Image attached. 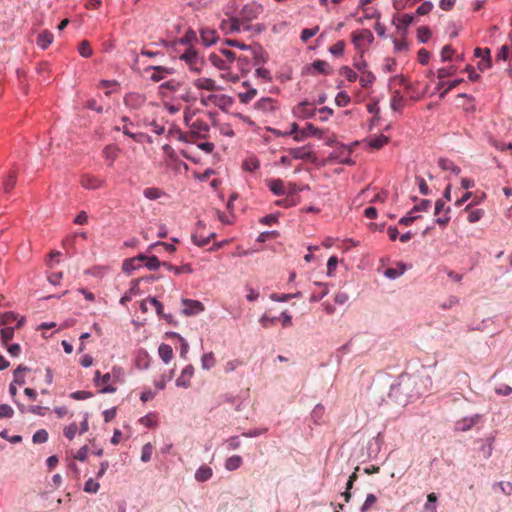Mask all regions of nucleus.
I'll return each mask as SVG.
<instances>
[{
    "instance_id": "nucleus-7",
    "label": "nucleus",
    "mask_w": 512,
    "mask_h": 512,
    "mask_svg": "<svg viewBox=\"0 0 512 512\" xmlns=\"http://www.w3.org/2000/svg\"><path fill=\"white\" fill-rule=\"evenodd\" d=\"M262 12V5L251 2L242 7L237 17L240 19L241 23L249 24L250 21L256 19Z\"/></svg>"
},
{
    "instance_id": "nucleus-34",
    "label": "nucleus",
    "mask_w": 512,
    "mask_h": 512,
    "mask_svg": "<svg viewBox=\"0 0 512 512\" xmlns=\"http://www.w3.org/2000/svg\"><path fill=\"white\" fill-rule=\"evenodd\" d=\"M389 138L385 135H378L369 140V145L374 149H380L387 144Z\"/></svg>"
},
{
    "instance_id": "nucleus-24",
    "label": "nucleus",
    "mask_w": 512,
    "mask_h": 512,
    "mask_svg": "<svg viewBox=\"0 0 512 512\" xmlns=\"http://www.w3.org/2000/svg\"><path fill=\"white\" fill-rule=\"evenodd\" d=\"M315 285L318 286L320 290L311 294L310 302H318L329 293V289L326 284L315 282Z\"/></svg>"
},
{
    "instance_id": "nucleus-63",
    "label": "nucleus",
    "mask_w": 512,
    "mask_h": 512,
    "mask_svg": "<svg viewBox=\"0 0 512 512\" xmlns=\"http://www.w3.org/2000/svg\"><path fill=\"white\" fill-rule=\"evenodd\" d=\"M453 54H454V50L452 49V47L450 45L444 46L441 51L442 61L450 60L452 58Z\"/></svg>"
},
{
    "instance_id": "nucleus-20",
    "label": "nucleus",
    "mask_w": 512,
    "mask_h": 512,
    "mask_svg": "<svg viewBox=\"0 0 512 512\" xmlns=\"http://www.w3.org/2000/svg\"><path fill=\"white\" fill-rule=\"evenodd\" d=\"M267 186L275 195H284L286 193L284 183L280 179L266 180Z\"/></svg>"
},
{
    "instance_id": "nucleus-48",
    "label": "nucleus",
    "mask_w": 512,
    "mask_h": 512,
    "mask_svg": "<svg viewBox=\"0 0 512 512\" xmlns=\"http://www.w3.org/2000/svg\"><path fill=\"white\" fill-rule=\"evenodd\" d=\"M335 103L339 107H345L350 103V97L346 92L341 91L336 95Z\"/></svg>"
},
{
    "instance_id": "nucleus-56",
    "label": "nucleus",
    "mask_w": 512,
    "mask_h": 512,
    "mask_svg": "<svg viewBox=\"0 0 512 512\" xmlns=\"http://www.w3.org/2000/svg\"><path fill=\"white\" fill-rule=\"evenodd\" d=\"M79 53L85 58H88L92 55V49L88 41L84 40L81 42L79 46Z\"/></svg>"
},
{
    "instance_id": "nucleus-10",
    "label": "nucleus",
    "mask_w": 512,
    "mask_h": 512,
    "mask_svg": "<svg viewBox=\"0 0 512 512\" xmlns=\"http://www.w3.org/2000/svg\"><path fill=\"white\" fill-rule=\"evenodd\" d=\"M189 128L190 135L196 138H207L210 131L209 125L202 119H195Z\"/></svg>"
},
{
    "instance_id": "nucleus-59",
    "label": "nucleus",
    "mask_w": 512,
    "mask_h": 512,
    "mask_svg": "<svg viewBox=\"0 0 512 512\" xmlns=\"http://www.w3.org/2000/svg\"><path fill=\"white\" fill-rule=\"evenodd\" d=\"M455 72H456V68L454 66H450L447 68L438 69L437 75H438L439 79H444L446 77L454 75Z\"/></svg>"
},
{
    "instance_id": "nucleus-57",
    "label": "nucleus",
    "mask_w": 512,
    "mask_h": 512,
    "mask_svg": "<svg viewBox=\"0 0 512 512\" xmlns=\"http://www.w3.org/2000/svg\"><path fill=\"white\" fill-rule=\"evenodd\" d=\"M14 415V410L8 404H0V418L9 419Z\"/></svg>"
},
{
    "instance_id": "nucleus-30",
    "label": "nucleus",
    "mask_w": 512,
    "mask_h": 512,
    "mask_svg": "<svg viewBox=\"0 0 512 512\" xmlns=\"http://www.w3.org/2000/svg\"><path fill=\"white\" fill-rule=\"evenodd\" d=\"M476 420H477V417L461 419V420L457 421V423H456V430L467 431L475 425Z\"/></svg>"
},
{
    "instance_id": "nucleus-44",
    "label": "nucleus",
    "mask_w": 512,
    "mask_h": 512,
    "mask_svg": "<svg viewBox=\"0 0 512 512\" xmlns=\"http://www.w3.org/2000/svg\"><path fill=\"white\" fill-rule=\"evenodd\" d=\"M152 452H153V446L152 444L148 443L142 446L141 449V461L144 463H148L150 461V458H152Z\"/></svg>"
},
{
    "instance_id": "nucleus-21",
    "label": "nucleus",
    "mask_w": 512,
    "mask_h": 512,
    "mask_svg": "<svg viewBox=\"0 0 512 512\" xmlns=\"http://www.w3.org/2000/svg\"><path fill=\"white\" fill-rule=\"evenodd\" d=\"M180 88V82L176 80H169L164 83H162L159 86V94L162 96H167V91L169 92H176Z\"/></svg>"
},
{
    "instance_id": "nucleus-19",
    "label": "nucleus",
    "mask_w": 512,
    "mask_h": 512,
    "mask_svg": "<svg viewBox=\"0 0 512 512\" xmlns=\"http://www.w3.org/2000/svg\"><path fill=\"white\" fill-rule=\"evenodd\" d=\"M124 102L127 106L132 108H139L145 102V97L141 94L130 93L125 96Z\"/></svg>"
},
{
    "instance_id": "nucleus-62",
    "label": "nucleus",
    "mask_w": 512,
    "mask_h": 512,
    "mask_svg": "<svg viewBox=\"0 0 512 512\" xmlns=\"http://www.w3.org/2000/svg\"><path fill=\"white\" fill-rule=\"evenodd\" d=\"M433 8V4L430 1L423 2L416 10L418 15H427Z\"/></svg>"
},
{
    "instance_id": "nucleus-35",
    "label": "nucleus",
    "mask_w": 512,
    "mask_h": 512,
    "mask_svg": "<svg viewBox=\"0 0 512 512\" xmlns=\"http://www.w3.org/2000/svg\"><path fill=\"white\" fill-rule=\"evenodd\" d=\"M289 154L294 159H308L311 156V152L305 148H292L289 149Z\"/></svg>"
},
{
    "instance_id": "nucleus-31",
    "label": "nucleus",
    "mask_w": 512,
    "mask_h": 512,
    "mask_svg": "<svg viewBox=\"0 0 512 512\" xmlns=\"http://www.w3.org/2000/svg\"><path fill=\"white\" fill-rule=\"evenodd\" d=\"M404 106V98L401 95L400 91L396 90L393 93L392 99H391V108L394 111H399Z\"/></svg>"
},
{
    "instance_id": "nucleus-1",
    "label": "nucleus",
    "mask_w": 512,
    "mask_h": 512,
    "mask_svg": "<svg viewBox=\"0 0 512 512\" xmlns=\"http://www.w3.org/2000/svg\"><path fill=\"white\" fill-rule=\"evenodd\" d=\"M255 113L264 121H269L277 117L280 110L278 101L273 98H261L254 104Z\"/></svg>"
},
{
    "instance_id": "nucleus-26",
    "label": "nucleus",
    "mask_w": 512,
    "mask_h": 512,
    "mask_svg": "<svg viewBox=\"0 0 512 512\" xmlns=\"http://www.w3.org/2000/svg\"><path fill=\"white\" fill-rule=\"evenodd\" d=\"M241 463H243V460H241L239 455L230 456L225 460V469L229 471H236L240 468Z\"/></svg>"
},
{
    "instance_id": "nucleus-17",
    "label": "nucleus",
    "mask_w": 512,
    "mask_h": 512,
    "mask_svg": "<svg viewBox=\"0 0 512 512\" xmlns=\"http://www.w3.org/2000/svg\"><path fill=\"white\" fill-rule=\"evenodd\" d=\"M121 122L123 123V126L122 127L116 126L115 130H117V131L122 130V132L126 136H128V137L132 138L134 141L138 142L141 134L133 133L130 130V127H133V123L130 121V119L128 117L124 116V117L121 118Z\"/></svg>"
},
{
    "instance_id": "nucleus-42",
    "label": "nucleus",
    "mask_w": 512,
    "mask_h": 512,
    "mask_svg": "<svg viewBox=\"0 0 512 512\" xmlns=\"http://www.w3.org/2000/svg\"><path fill=\"white\" fill-rule=\"evenodd\" d=\"M278 320H279V318H277V317H270L267 314H264L260 318L259 322L263 328L267 329V328H271V327L275 326L276 323L278 322Z\"/></svg>"
},
{
    "instance_id": "nucleus-14",
    "label": "nucleus",
    "mask_w": 512,
    "mask_h": 512,
    "mask_svg": "<svg viewBox=\"0 0 512 512\" xmlns=\"http://www.w3.org/2000/svg\"><path fill=\"white\" fill-rule=\"evenodd\" d=\"M316 110L307 101H303L294 107L293 113L301 119H308L315 115Z\"/></svg>"
},
{
    "instance_id": "nucleus-36",
    "label": "nucleus",
    "mask_w": 512,
    "mask_h": 512,
    "mask_svg": "<svg viewBox=\"0 0 512 512\" xmlns=\"http://www.w3.org/2000/svg\"><path fill=\"white\" fill-rule=\"evenodd\" d=\"M118 149L114 146H106L103 150V156L109 160V165H113L115 159L118 156Z\"/></svg>"
},
{
    "instance_id": "nucleus-16",
    "label": "nucleus",
    "mask_w": 512,
    "mask_h": 512,
    "mask_svg": "<svg viewBox=\"0 0 512 512\" xmlns=\"http://www.w3.org/2000/svg\"><path fill=\"white\" fill-rule=\"evenodd\" d=\"M193 376V367L192 365L185 366L184 369H182L180 377L177 378L176 384L177 387L182 388H188L190 386V379H192Z\"/></svg>"
},
{
    "instance_id": "nucleus-12",
    "label": "nucleus",
    "mask_w": 512,
    "mask_h": 512,
    "mask_svg": "<svg viewBox=\"0 0 512 512\" xmlns=\"http://www.w3.org/2000/svg\"><path fill=\"white\" fill-rule=\"evenodd\" d=\"M182 313L186 316L197 315L204 311V305L198 300L183 299Z\"/></svg>"
},
{
    "instance_id": "nucleus-15",
    "label": "nucleus",
    "mask_w": 512,
    "mask_h": 512,
    "mask_svg": "<svg viewBox=\"0 0 512 512\" xmlns=\"http://www.w3.org/2000/svg\"><path fill=\"white\" fill-rule=\"evenodd\" d=\"M193 85L199 90H207L210 92L217 91L220 89L216 85V82L211 78L200 77L193 81Z\"/></svg>"
},
{
    "instance_id": "nucleus-45",
    "label": "nucleus",
    "mask_w": 512,
    "mask_h": 512,
    "mask_svg": "<svg viewBox=\"0 0 512 512\" xmlns=\"http://www.w3.org/2000/svg\"><path fill=\"white\" fill-rule=\"evenodd\" d=\"M345 49V42L343 40H340L336 42L334 45H332L329 49L330 53L336 57H340L343 55Z\"/></svg>"
},
{
    "instance_id": "nucleus-58",
    "label": "nucleus",
    "mask_w": 512,
    "mask_h": 512,
    "mask_svg": "<svg viewBox=\"0 0 512 512\" xmlns=\"http://www.w3.org/2000/svg\"><path fill=\"white\" fill-rule=\"evenodd\" d=\"M483 214H484V212L481 209L471 210L468 213L467 220L470 223H475L482 218Z\"/></svg>"
},
{
    "instance_id": "nucleus-28",
    "label": "nucleus",
    "mask_w": 512,
    "mask_h": 512,
    "mask_svg": "<svg viewBox=\"0 0 512 512\" xmlns=\"http://www.w3.org/2000/svg\"><path fill=\"white\" fill-rule=\"evenodd\" d=\"M162 266H164L167 270L172 271L174 274L179 275L182 273H190L192 271L190 265H182V266H173L170 263H162Z\"/></svg>"
},
{
    "instance_id": "nucleus-55",
    "label": "nucleus",
    "mask_w": 512,
    "mask_h": 512,
    "mask_svg": "<svg viewBox=\"0 0 512 512\" xmlns=\"http://www.w3.org/2000/svg\"><path fill=\"white\" fill-rule=\"evenodd\" d=\"M162 263L159 261V259L156 256H148L144 266H146L149 270H156L158 269Z\"/></svg>"
},
{
    "instance_id": "nucleus-61",
    "label": "nucleus",
    "mask_w": 512,
    "mask_h": 512,
    "mask_svg": "<svg viewBox=\"0 0 512 512\" xmlns=\"http://www.w3.org/2000/svg\"><path fill=\"white\" fill-rule=\"evenodd\" d=\"M319 31V27L316 26L314 28H311V29H303L302 32H301V40L302 41H307L308 39H310L311 37H313L314 35H316V33Z\"/></svg>"
},
{
    "instance_id": "nucleus-52",
    "label": "nucleus",
    "mask_w": 512,
    "mask_h": 512,
    "mask_svg": "<svg viewBox=\"0 0 512 512\" xmlns=\"http://www.w3.org/2000/svg\"><path fill=\"white\" fill-rule=\"evenodd\" d=\"M99 489V483L94 481L92 478L84 483V492L86 493H97Z\"/></svg>"
},
{
    "instance_id": "nucleus-25",
    "label": "nucleus",
    "mask_w": 512,
    "mask_h": 512,
    "mask_svg": "<svg viewBox=\"0 0 512 512\" xmlns=\"http://www.w3.org/2000/svg\"><path fill=\"white\" fill-rule=\"evenodd\" d=\"M17 180V172L12 170L3 182V190L9 193L15 186Z\"/></svg>"
},
{
    "instance_id": "nucleus-11",
    "label": "nucleus",
    "mask_w": 512,
    "mask_h": 512,
    "mask_svg": "<svg viewBox=\"0 0 512 512\" xmlns=\"http://www.w3.org/2000/svg\"><path fill=\"white\" fill-rule=\"evenodd\" d=\"M15 323L13 327L15 328H21L25 322V317L19 316L18 314H15L14 312H5L0 313V326H12V324Z\"/></svg>"
},
{
    "instance_id": "nucleus-46",
    "label": "nucleus",
    "mask_w": 512,
    "mask_h": 512,
    "mask_svg": "<svg viewBox=\"0 0 512 512\" xmlns=\"http://www.w3.org/2000/svg\"><path fill=\"white\" fill-rule=\"evenodd\" d=\"M140 423L146 427L154 428L157 426V418L155 414H148L140 419Z\"/></svg>"
},
{
    "instance_id": "nucleus-38",
    "label": "nucleus",
    "mask_w": 512,
    "mask_h": 512,
    "mask_svg": "<svg viewBox=\"0 0 512 512\" xmlns=\"http://www.w3.org/2000/svg\"><path fill=\"white\" fill-rule=\"evenodd\" d=\"M140 267H142V264L136 263V260L133 258H129L123 262L122 269L124 272L130 274L132 271L139 269Z\"/></svg>"
},
{
    "instance_id": "nucleus-37",
    "label": "nucleus",
    "mask_w": 512,
    "mask_h": 512,
    "mask_svg": "<svg viewBox=\"0 0 512 512\" xmlns=\"http://www.w3.org/2000/svg\"><path fill=\"white\" fill-rule=\"evenodd\" d=\"M312 66L319 73H322V74H325V75L331 73V69H330L329 64L326 61H324V60H316V61L313 62Z\"/></svg>"
},
{
    "instance_id": "nucleus-23",
    "label": "nucleus",
    "mask_w": 512,
    "mask_h": 512,
    "mask_svg": "<svg viewBox=\"0 0 512 512\" xmlns=\"http://www.w3.org/2000/svg\"><path fill=\"white\" fill-rule=\"evenodd\" d=\"M52 41H53V34L50 31L45 30L39 34V36L37 38V45L39 47H41L42 49H46L52 43Z\"/></svg>"
},
{
    "instance_id": "nucleus-64",
    "label": "nucleus",
    "mask_w": 512,
    "mask_h": 512,
    "mask_svg": "<svg viewBox=\"0 0 512 512\" xmlns=\"http://www.w3.org/2000/svg\"><path fill=\"white\" fill-rule=\"evenodd\" d=\"M202 366L203 369H209L214 366V358L212 357V354H203Z\"/></svg>"
},
{
    "instance_id": "nucleus-13",
    "label": "nucleus",
    "mask_w": 512,
    "mask_h": 512,
    "mask_svg": "<svg viewBox=\"0 0 512 512\" xmlns=\"http://www.w3.org/2000/svg\"><path fill=\"white\" fill-rule=\"evenodd\" d=\"M104 183L103 179L91 174H83L80 177V184L85 189L95 190L102 187Z\"/></svg>"
},
{
    "instance_id": "nucleus-60",
    "label": "nucleus",
    "mask_w": 512,
    "mask_h": 512,
    "mask_svg": "<svg viewBox=\"0 0 512 512\" xmlns=\"http://www.w3.org/2000/svg\"><path fill=\"white\" fill-rule=\"evenodd\" d=\"M173 337L177 341L175 343V349H180V352H186L188 350V343L185 341V339L175 333L173 334Z\"/></svg>"
},
{
    "instance_id": "nucleus-8",
    "label": "nucleus",
    "mask_w": 512,
    "mask_h": 512,
    "mask_svg": "<svg viewBox=\"0 0 512 512\" xmlns=\"http://www.w3.org/2000/svg\"><path fill=\"white\" fill-rule=\"evenodd\" d=\"M17 328L13 326H1L0 329V342L4 347L7 348V352H19L21 350L20 345L17 343L10 344V341L14 337V332Z\"/></svg>"
},
{
    "instance_id": "nucleus-49",
    "label": "nucleus",
    "mask_w": 512,
    "mask_h": 512,
    "mask_svg": "<svg viewBox=\"0 0 512 512\" xmlns=\"http://www.w3.org/2000/svg\"><path fill=\"white\" fill-rule=\"evenodd\" d=\"M340 73H341V75L346 77V79L350 82H354L358 78L357 73L348 66L342 67L340 70Z\"/></svg>"
},
{
    "instance_id": "nucleus-6",
    "label": "nucleus",
    "mask_w": 512,
    "mask_h": 512,
    "mask_svg": "<svg viewBox=\"0 0 512 512\" xmlns=\"http://www.w3.org/2000/svg\"><path fill=\"white\" fill-rule=\"evenodd\" d=\"M119 378V373L116 371L113 372V376L110 373H105V375L101 376L99 371H96V375H94V381H96L97 387L100 388V392L102 393H112L116 391V387L113 386V380Z\"/></svg>"
},
{
    "instance_id": "nucleus-50",
    "label": "nucleus",
    "mask_w": 512,
    "mask_h": 512,
    "mask_svg": "<svg viewBox=\"0 0 512 512\" xmlns=\"http://www.w3.org/2000/svg\"><path fill=\"white\" fill-rule=\"evenodd\" d=\"M216 53L219 55H222V58H225L226 60L230 61L232 64L235 63L237 55L235 52L226 49V48H220Z\"/></svg>"
},
{
    "instance_id": "nucleus-5",
    "label": "nucleus",
    "mask_w": 512,
    "mask_h": 512,
    "mask_svg": "<svg viewBox=\"0 0 512 512\" xmlns=\"http://www.w3.org/2000/svg\"><path fill=\"white\" fill-rule=\"evenodd\" d=\"M219 27L224 34L240 33L250 29L249 24L241 23L240 19L236 16H230L227 19H223Z\"/></svg>"
},
{
    "instance_id": "nucleus-32",
    "label": "nucleus",
    "mask_w": 512,
    "mask_h": 512,
    "mask_svg": "<svg viewBox=\"0 0 512 512\" xmlns=\"http://www.w3.org/2000/svg\"><path fill=\"white\" fill-rule=\"evenodd\" d=\"M375 81V76L370 71H362L361 76L359 78L360 85L364 88H367L373 84Z\"/></svg>"
},
{
    "instance_id": "nucleus-2",
    "label": "nucleus",
    "mask_w": 512,
    "mask_h": 512,
    "mask_svg": "<svg viewBox=\"0 0 512 512\" xmlns=\"http://www.w3.org/2000/svg\"><path fill=\"white\" fill-rule=\"evenodd\" d=\"M209 62L221 71V77L225 80L236 83L239 81V75L231 71L232 63L225 58H222V55H219L216 52H213L208 57Z\"/></svg>"
},
{
    "instance_id": "nucleus-22",
    "label": "nucleus",
    "mask_w": 512,
    "mask_h": 512,
    "mask_svg": "<svg viewBox=\"0 0 512 512\" xmlns=\"http://www.w3.org/2000/svg\"><path fill=\"white\" fill-rule=\"evenodd\" d=\"M212 470L209 466L203 465L195 472V479L198 482H205L211 479Z\"/></svg>"
},
{
    "instance_id": "nucleus-18",
    "label": "nucleus",
    "mask_w": 512,
    "mask_h": 512,
    "mask_svg": "<svg viewBox=\"0 0 512 512\" xmlns=\"http://www.w3.org/2000/svg\"><path fill=\"white\" fill-rule=\"evenodd\" d=\"M200 37L205 46L213 45L218 39L217 32L208 27L200 30Z\"/></svg>"
},
{
    "instance_id": "nucleus-47",
    "label": "nucleus",
    "mask_w": 512,
    "mask_h": 512,
    "mask_svg": "<svg viewBox=\"0 0 512 512\" xmlns=\"http://www.w3.org/2000/svg\"><path fill=\"white\" fill-rule=\"evenodd\" d=\"M260 166L259 160L256 158H249L243 162V168L246 171L253 172L257 170Z\"/></svg>"
},
{
    "instance_id": "nucleus-51",
    "label": "nucleus",
    "mask_w": 512,
    "mask_h": 512,
    "mask_svg": "<svg viewBox=\"0 0 512 512\" xmlns=\"http://www.w3.org/2000/svg\"><path fill=\"white\" fill-rule=\"evenodd\" d=\"M377 502V498L374 494H367L365 503H363L362 507H360V512H367L370 508L373 507L374 503Z\"/></svg>"
},
{
    "instance_id": "nucleus-29",
    "label": "nucleus",
    "mask_w": 512,
    "mask_h": 512,
    "mask_svg": "<svg viewBox=\"0 0 512 512\" xmlns=\"http://www.w3.org/2000/svg\"><path fill=\"white\" fill-rule=\"evenodd\" d=\"M225 43L228 46L237 47L242 50H247L250 52L251 57H256V50H254L251 46L244 44L243 42L234 39H227Z\"/></svg>"
},
{
    "instance_id": "nucleus-9",
    "label": "nucleus",
    "mask_w": 512,
    "mask_h": 512,
    "mask_svg": "<svg viewBox=\"0 0 512 512\" xmlns=\"http://www.w3.org/2000/svg\"><path fill=\"white\" fill-rule=\"evenodd\" d=\"M146 73H150V80L153 82H160L166 79L169 75L173 74L174 70L165 66H148L145 68Z\"/></svg>"
},
{
    "instance_id": "nucleus-27",
    "label": "nucleus",
    "mask_w": 512,
    "mask_h": 512,
    "mask_svg": "<svg viewBox=\"0 0 512 512\" xmlns=\"http://www.w3.org/2000/svg\"><path fill=\"white\" fill-rule=\"evenodd\" d=\"M438 164L442 170L451 171L456 175H458L461 172L460 167H458L457 165H455L452 161H450L448 159H440Z\"/></svg>"
},
{
    "instance_id": "nucleus-4",
    "label": "nucleus",
    "mask_w": 512,
    "mask_h": 512,
    "mask_svg": "<svg viewBox=\"0 0 512 512\" xmlns=\"http://www.w3.org/2000/svg\"><path fill=\"white\" fill-rule=\"evenodd\" d=\"M180 59L185 62L190 71L200 73L205 65L204 58L192 47H188Z\"/></svg>"
},
{
    "instance_id": "nucleus-54",
    "label": "nucleus",
    "mask_w": 512,
    "mask_h": 512,
    "mask_svg": "<svg viewBox=\"0 0 512 512\" xmlns=\"http://www.w3.org/2000/svg\"><path fill=\"white\" fill-rule=\"evenodd\" d=\"M79 431V428L77 427L76 423H71L68 426H65L64 428V436L68 438L69 440H72L76 433Z\"/></svg>"
},
{
    "instance_id": "nucleus-3",
    "label": "nucleus",
    "mask_w": 512,
    "mask_h": 512,
    "mask_svg": "<svg viewBox=\"0 0 512 512\" xmlns=\"http://www.w3.org/2000/svg\"><path fill=\"white\" fill-rule=\"evenodd\" d=\"M351 41L357 53L362 57L374 41V36L369 29H360L351 33Z\"/></svg>"
},
{
    "instance_id": "nucleus-39",
    "label": "nucleus",
    "mask_w": 512,
    "mask_h": 512,
    "mask_svg": "<svg viewBox=\"0 0 512 512\" xmlns=\"http://www.w3.org/2000/svg\"><path fill=\"white\" fill-rule=\"evenodd\" d=\"M143 194L146 198H148L150 200H156V199L160 198L164 193L159 188L149 187L143 191Z\"/></svg>"
},
{
    "instance_id": "nucleus-33",
    "label": "nucleus",
    "mask_w": 512,
    "mask_h": 512,
    "mask_svg": "<svg viewBox=\"0 0 512 512\" xmlns=\"http://www.w3.org/2000/svg\"><path fill=\"white\" fill-rule=\"evenodd\" d=\"M238 69L245 73L250 69V56L248 55H239L236 58Z\"/></svg>"
},
{
    "instance_id": "nucleus-53",
    "label": "nucleus",
    "mask_w": 512,
    "mask_h": 512,
    "mask_svg": "<svg viewBox=\"0 0 512 512\" xmlns=\"http://www.w3.org/2000/svg\"><path fill=\"white\" fill-rule=\"evenodd\" d=\"M197 40L196 33L193 30H188L185 35L179 40L181 44L191 45Z\"/></svg>"
},
{
    "instance_id": "nucleus-41",
    "label": "nucleus",
    "mask_w": 512,
    "mask_h": 512,
    "mask_svg": "<svg viewBox=\"0 0 512 512\" xmlns=\"http://www.w3.org/2000/svg\"><path fill=\"white\" fill-rule=\"evenodd\" d=\"M414 21V16L412 14H404L397 24L398 30H405L410 24Z\"/></svg>"
},
{
    "instance_id": "nucleus-43",
    "label": "nucleus",
    "mask_w": 512,
    "mask_h": 512,
    "mask_svg": "<svg viewBox=\"0 0 512 512\" xmlns=\"http://www.w3.org/2000/svg\"><path fill=\"white\" fill-rule=\"evenodd\" d=\"M430 37H431V31L428 27L422 26V27L418 28L417 39L419 40V42L425 43L429 40Z\"/></svg>"
},
{
    "instance_id": "nucleus-40",
    "label": "nucleus",
    "mask_w": 512,
    "mask_h": 512,
    "mask_svg": "<svg viewBox=\"0 0 512 512\" xmlns=\"http://www.w3.org/2000/svg\"><path fill=\"white\" fill-rule=\"evenodd\" d=\"M48 439V433L45 429H40L35 432L32 436V441L35 444H44L47 442Z\"/></svg>"
}]
</instances>
